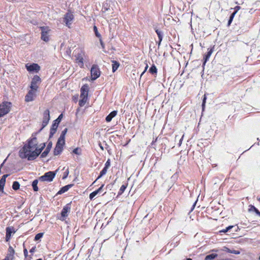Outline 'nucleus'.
<instances>
[{"instance_id": "4468645a", "label": "nucleus", "mask_w": 260, "mask_h": 260, "mask_svg": "<svg viewBox=\"0 0 260 260\" xmlns=\"http://www.w3.org/2000/svg\"><path fill=\"white\" fill-rule=\"evenodd\" d=\"M27 70L29 72H36L38 73L40 70V67L37 63H32L30 65H25Z\"/></svg>"}, {"instance_id": "bb28decb", "label": "nucleus", "mask_w": 260, "mask_h": 260, "mask_svg": "<svg viewBox=\"0 0 260 260\" xmlns=\"http://www.w3.org/2000/svg\"><path fill=\"white\" fill-rule=\"evenodd\" d=\"M119 67V63L118 62L116 61H113L112 62V71L113 72H115L118 67Z\"/></svg>"}, {"instance_id": "8fccbe9b", "label": "nucleus", "mask_w": 260, "mask_h": 260, "mask_svg": "<svg viewBox=\"0 0 260 260\" xmlns=\"http://www.w3.org/2000/svg\"><path fill=\"white\" fill-rule=\"evenodd\" d=\"M103 186H104V185H102L100 188H99V190H99L98 191H99V194H102V195H104L105 194V192L103 193L102 192V190Z\"/></svg>"}, {"instance_id": "a878e982", "label": "nucleus", "mask_w": 260, "mask_h": 260, "mask_svg": "<svg viewBox=\"0 0 260 260\" xmlns=\"http://www.w3.org/2000/svg\"><path fill=\"white\" fill-rule=\"evenodd\" d=\"M8 176V174H5L3 176L2 178L0 180V186L4 187L6 183V179Z\"/></svg>"}, {"instance_id": "680f3d73", "label": "nucleus", "mask_w": 260, "mask_h": 260, "mask_svg": "<svg viewBox=\"0 0 260 260\" xmlns=\"http://www.w3.org/2000/svg\"><path fill=\"white\" fill-rule=\"evenodd\" d=\"M162 41H160V40H158V42H157V44H158V47H159V46L160 45V44H161V42Z\"/></svg>"}, {"instance_id": "423d86ee", "label": "nucleus", "mask_w": 260, "mask_h": 260, "mask_svg": "<svg viewBox=\"0 0 260 260\" xmlns=\"http://www.w3.org/2000/svg\"><path fill=\"white\" fill-rule=\"evenodd\" d=\"M41 147L40 148L37 147L35 150L31 152V155L28 156V160H32L35 159L41 153L42 151L45 148L46 144L45 143L41 144Z\"/></svg>"}, {"instance_id": "ea45409f", "label": "nucleus", "mask_w": 260, "mask_h": 260, "mask_svg": "<svg viewBox=\"0 0 260 260\" xmlns=\"http://www.w3.org/2000/svg\"><path fill=\"white\" fill-rule=\"evenodd\" d=\"M206 100H207V97H206V94H205L204 95V98H203V102H202V107L203 110H204V109H205Z\"/></svg>"}, {"instance_id": "6ab92c4d", "label": "nucleus", "mask_w": 260, "mask_h": 260, "mask_svg": "<svg viewBox=\"0 0 260 260\" xmlns=\"http://www.w3.org/2000/svg\"><path fill=\"white\" fill-rule=\"evenodd\" d=\"M58 123L56 122L53 123L51 127L50 128V134H49V138H51L53 137L54 134L56 133L57 128L58 127Z\"/></svg>"}, {"instance_id": "a18cd8bd", "label": "nucleus", "mask_w": 260, "mask_h": 260, "mask_svg": "<svg viewBox=\"0 0 260 260\" xmlns=\"http://www.w3.org/2000/svg\"><path fill=\"white\" fill-rule=\"evenodd\" d=\"M110 166V159H108L107 161L106 162L105 164V167L106 168L108 169L109 167Z\"/></svg>"}, {"instance_id": "79ce46f5", "label": "nucleus", "mask_w": 260, "mask_h": 260, "mask_svg": "<svg viewBox=\"0 0 260 260\" xmlns=\"http://www.w3.org/2000/svg\"><path fill=\"white\" fill-rule=\"evenodd\" d=\"M62 118V114H60V115L58 117V118H57L56 120H55L53 121V122H57V123H58V124H59V122H60V121H61V120Z\"/></svg>"}, {"instance_id": "dca6fc26", "label": "nucleus", "mask_w": 260, "mask_h": 260, "mask_svg": "<svg viewBox=\"0 0 260 260\" xmlns=\"http://www.w3.org/2000/svg\"><path fill=\"white\" fill-rule=\"evenodd\" d=\"M34 90H30L25 95V101L26 102L32 101L34 100V96L35 95V92Z\"/></svg>"}, {"instance_id": "ddd939ff", "label": "nucleus", "mask_w": 260, "mask_h": 260, "mask_svg": "<svg viewBox=\"0 0 260 260\" xmlns=\"http://www.w3.org/2000/svg\"><path fill=\"white\" fill-rule=\"evenodd\" d=\"M98 78V68L96 64H93L90 70V77L89 80L93 81Z\"/></svg>"}, {"instance_id": "a211bd4d", "label": "nucleus", "mask_w": 260, "mask_h": 260, "mask_svg": "<svg viewBox=\"0 0 260 260\" xmlns=\"http://www.w3.org/2000/svg\"><path fill=\"white\" fill-rule=\"evenodd\" d=\"M52 142L50 141L48 143L46 149L45 150V151L41 154V158H44L48 155V154L49 153V152H50V151L52 148Z\"/></svg>"}, {"instance_id": "f704fd0d", "label": "nucleus", "mask_w": 260, "mask_h": 260, "mask_svg": "<svg viewBox=\"0 0 260 260\" xmlns=\"http://www.w3.org/2000/svg\"><path fill=\"white\" fill-rule=\"evenodd\" d=\"M250 210H252L255 212L256 215L260 216V211L255 208L254 206H251L250 208Z\"/></svg>"}, {"instance_id": "1a4fd4ad", "label": "nucleus", "mask_w": 260, "mask_h": 260, "mask_svg": "<svg viewBox=\"0 0 260 260\" xmlns=\"http://www.w3.org/2000/svg\"><path fill=\"white\" fill-rule=\"evenodd\" d=\"M50 119V112L48 109L46 110L43 113V119L42 124V127L38 133H40L45 127H46Z\"/></svg>"}, {"instance_id": "c85d7f7f", "label": "nucleus", "mask_w": 260, "mask_h": 260, "mask_svg": "<svg viewBox=\"0 0 260 260\" xmlns=\"http://www.w3.org/2000/svg\"><path fill=\"white\" fill-rule=\"evenodd\" d=\"M157 71V68L155 67V66L154 64L151 66L149 70V72L152 74H156Z\"/></svg>"}, {"instance_id": "864d4df0", "label": "nucleus", "mask_w": 260, "mask_h": 260, "mask_svg": "<svg viewBox=\"0 0 260 260\" xmlns=\"http://www.w3.org/2000/svg\"><path fill=\"white\" fill-rule=\"evenodd\" d=\"M78 95H75L73 97V100L76 103L78 101Z\"/></svg>"}, {"instance_id": "774afa93", "label": "nucleus", "mask_w": 260, "mask_h": 260, "mask_svg": "<svg viewBox=\"0 0 260 260\" xmlns=\"http://www.w3.org/2000/svg\"><path fill=\"white\" fill-rule=\"evenodd\" d=\"M97 180H98V178H96V179H95V180L93 182V183H95V182Z\"/></svg>"}, {"instance_id": "a19ab883", "label": "nucleus", "mask_w": 260, "mask_h": 260, "mask_svg": "<svg viewBox=\"0 0 260 260\" xmlns=\"http://www.w3.org/2000/svg\"><path fill=\"white\" fill-rule=\"evenodd\" d=\"M73 152L76 154L80 155L81 151L79 148H76L73 150Z\"/></svg>"}, {"instance_id": "2f4dec72", "label": "nucleus", "mask_w": 260, "mask_h": 260, "mask_svg": "<svg viewBox=\"0 0 260 260\" xmlns=\"http://www.w3.org/2000/svg\"><path fill=\"white\" fill-rule=\"evenodd\" d=\"M126 188V185H125L124 184L122 185L119 189L118 192V195L120 196V195L122 194L123 193V192L125 191Z\"/></svg>"}, {"instance_id": "0e129e2a", "label": "nucleus", "mask_w": 260, "mask_h": 260, "mask_svg": "<svg viewBox=\"0 0 260 260\" xmlns=\"http://www.w3.org/2000/svg\"><path fill=\"white\" fill-rule=\"evenodd\" d=\"M3 260H11V259H10L9 258L6 257L4 259H3Z\"/></svg>"}, {"instance_id": "f257e3e1", "label": "nucleus", "mask_w": 260, "mask_h": 260, "mask_svg": "<svg viewBox=\"0 0 260 260\" xmlns=\"http://www.w3.org/2000/svg\"><path fill=\"white\" fill-rule=\"evenodd\" d=\"M38 133H33L32 138L28 141V144L25 145L19 151V156L21 158H27L28 160V156L31 155V152L37 148L38 141L36 136Z\"/></svg>"}, {"instance_id": "c756f323", "label": "nucleus", "mask_w": 260, "mask_h": 260, "mask_svg": "<svg viewBox=\"0 0 260 260\" xmlns=\"http://www.w3.org/2000/svg\"><path fill=\"white\" fill-rule=\"evenodd\" d=\"M155 32L156 33V34L157 35L158 40H160V41H162V38H163L162 32L158 29H155Z\"/></svg>"}, {"instance_id": "f03ea898", "label": "nucleus", "mask_w": 260, "mask_h": 260, "mask_svg": "<svg viewBox=\"0 0 260 260\" xmlns=\"http://www.w3.org/2000/svg\"><path fill=\"white\" fill-rule=\"evenodd\" d=\"M114 2L112 0H106L103 4L101 10L102 15L105 18L112 16L114 13Z\"/></svg>"}, {"instance_id": "f8f14e48", "label": "nucleus", "mask_w": 260, "mask_h": 260, "mask_svg": "<svg viewBox=\"0 0 260 260\" xmlns=\"http://www.w3.org/2000/svg\"><path fill=\"white\" fill-rule=\"evenodd\" d=\"M75 56L76 57V62L81 68L83 67L84 65L83 58L81 51L78 50L77 52H75Z\"/></svg>"}, {"instance_id": "603ef678", "label": "nucleus", "mask_w": 260, "mask_h": 260, "mask_svg": "<svg viewBox=\"0 0 260 260\" xmlns=\"http://www.w3.org/2000/svg\"><path fill=\"white\" fill-rule=\"evenodd\" d=\"M94 31L96 37H98V28L95 25L93 26Z\"/></svg>"}, {"instance_id": "0eeeda50", "label": "nucleus", "mask_w": 260, "mask_h": 260, "mask_svg": "<svg viewBox=\"0 0 260 260\" xmlns=\"http://www.w3.org/2000/svg\"><path fill=\"white\" fill-rule=\"evenodd\" d=\"M56 173L55 172L49 171L44 174V175L39 178V180L41 181L51 182L55 177Z\"/></svg>"}, {"instance_id": "cd10ccee", "label": "nucleus", "mask_w": 260, "mask_h": 260, "mask_svg": "<svg viewBox=\"0 0 260 260\" xmlns=\"http://www.w3.org/2000/svg\"><path fill=\"white\" fill-rule=\"evenodd\" d=\"M38 179H35L33 181V182H32V188H33V189L35 191H38Z\"/></svg>"}, {"instance_id": "9b49d317", "label": "nucleus", "mask_w": 260, "mask_h": 260, "mask_svg": "<svg viewBox=\"0 0 260 260\" xmlns=\"http://www.w3.org/2000/svg\"><path fill=\"white\" fill-rule=\"evenodd\" d=\"M71 208V203L67 204L63 207L61 212V220H64L68 216V213L70 212Z\"/></svg>"}, {"instance_id": "7c9ffc66", "label": "nucleus", "mask_w": 260, "mask_h": 260, "mask_svg": "<svg viewBox=\"0 0 260 260\" xmlns=\"http://www.w3.org/2000/svg\"><path fill=\"white\" fill-rule=\"evenodd\" d=\"M19 187H20V184L18 181H14L13 183L12 188L14 190H18L19 188Z\"/></svg>"}, {"instance_id": "72a5a7b5", "label": "nucleus", "mask_w": 260, "mask_h": 260, "mask_svg": "<svg viewBox=\"0 0 260 260\" xmlns=\"http://www.w3.org/2000/svg\"><path fill=\"white\" fill-rule=\"evenodd\" d=\"M107 168H106L104 167L103 170L101 171L100 175H99V179H100L101 177L103 176L104 175H105L107 172Z\"/></svg>"}, {"instance_id": "5fc2aeb1", "label": "nucleus", "mask_w": 260, "mask_h": 260, "mask_svg": "<svg viewBox=\"0 0 260 260\" xmlns=\"http://www.w3.org/2000/svg\"><path fill=\"white\" fill-rule=\"evenodd\" d=\"M36 246L32 247L29 250V252L31 253H34L36 251Z\"/></svg>"}, {"instance_id": "c9c22d12", "label": "nucleus", "mask_w": 260, "mask_h": 260, "mask_svg": "<svg viewBox=\"0 0 260 260\" xmlns=\"http://www.w3.org/2000/svg\"><path fill=\"white\" fill-rule=\"evenodd\" d=\"M67 131H68V128H66L65 129H64L62 132H61V133L60 135V137L59 138H60L61 139H64L65 140V136L67 133Z\"/></svg>"}, {"instance_id": "13d9d810", "label": "nucleus", "mask_w": 260, "mask_h": 260, "mask_svg": "<svg viewBox=\"0 0 260 260\" xmlns=\"http://www.w3.org/2000/svg\"><path fill=\"white\" fill-rule=\"evenodd\" d=\"M197 201H198V200H197V201H196L193 203V205H192V208H191V211H192V210L194 209V207H195V206H196V203H197Z\"/></svg>"}, {"instance_id": "3c124183", "label": "nucleus", "mask_w": 260, "mask_h": 260, "mask_svg": "<svg viewBox=\"0 0 260 260\" xmlns=\"http://www.w3.org/2000/svg\"><path fill=\"white\" fill-rule=\"evenodd\" d=\"M68 174H69V170H68H68H66V171L64 172V175H63V177H62V179H66V178L67 177V176H68Z\"/></svg>"}, {"instance_id": "b1692460", "label": "nucleus", "mask_w": 260, "mask_h": 260, "mask_svg": "<svg viewBox=\"0 0 260 260\" xmlns=\"http://www.w3.org/2000/svg\"><path fill=\"white\" fill-rule=\"evenodd\" d=\"M218 256L216 253H211L206 256L205 260H213Z\"/></svg>"}, {"instance_id": "e2e57ef3", "label": "nucleus", "mask_w": 260, "mask_h": 260, "mask_svg": "<svg viewBox=\"0 0 260 260\" xmlns=\"http://www.w3.org/2000/svg\"><path fill=\"white\" fill-rule=\"evenodd\" d=\"M99 146L102 149L104 150L103 147L102 146V145L100 143H99Z\"/></svg>"}, {"instance_id": "4be33fe9", "label": "nucleus", "mask_w": 260, "mask_h": 260, "mask_svg": "<svg viewBox=\"0 0 260 260\" xmlns=\"http://www.w3.org/2000/svg\"><path fill=\"white\" fill-rule=\"evenodd\" d=\"M73 184H69L62 187L57 192L58 194H61L67 191L72 186Z\"/></svg>"}, {"instance_id": "412c9836", "label": "nucleus", "mask_w": 260, "mask_h": 260, "mask_svg": "<svg viewBox=\"0 0 260 260\" xmlns=\"http://www.w3.org/2000/svg\"><path fill=\"white\" fill-rule=\"evenodd\" d=\"M117 114V111L114 110L112 111L106 117V121L108 122H110L112 118L116 116Z\"/></svg>"}, {"instance_id": "7ed1b4c3", "label": "nucleus", "mask_w": 260, "mask_h": 260, "mask_svg": "<svg viewBox=\"0 0 260 260\" xmlns=\"http://www.w3.org/2000/svg\"><path fill=\"white\" fill-rule=\"evenodd\" d=\"M88 91L89 86L87 84L82 86L80 90L81 99L79 101V105L80 107H83L85 104L88 98Z\"/></svg>"}, {"instance_id": "39448f33", "label": "nucleus", "mask_w": 260, "mask_h": 260, "mask_svg": "<svg viewBox=\"0 0 260 260\" xmlns=\"http://www.w3.org/2000/svg\"><path fill=\"white\" fill-rule=\"evenodd\" d=\"M63 19V22L65 23L66 25L69 28H71V25L74 20V16L73 13L71 12V11H68L64 15Z\"/></svg>"}, {"instance_id": "338daca9", "label": "nucleus", "mask_w": 260, "mask_h": 260, "mask_svg": "<svg viewBox=\"0 0 260 260\" xmlns=\"http://www.w3.org/2000/svg\"><path fill=\"white\" fill-rule=\"evenodd\" d=\"M186 260H192V259H191V258H187L186 259Z\"/></svg>"}, {"instance_id": "aec40b11", "label": "nucleus", "mask_w": 260, "mask_h": 260, "mask_svg": "<svg viewBox=\"0 0 260 260\" xmlns=\"http://www.w3.org/2000/svg\"><path fill=\"white\" fill-rule=\"evenodd\" d=\"M14 249L11 246H10L8 250V253L6 257L9 258L10 259L13 260L14 258Z\"/></svg>"}, {"instance_id": "20e7f679", "label": "nucleus", "mask_w": 260, "mask_h": 260, "mask_svg": "<svg viewBox=\"0 0 260 260\" xmlns=\"http://www.w3.org/2000/svg\"><path fill=\"white\" fill-rule=\"evenodd\" d=\"M11 105V103L8 102H4L0 104V117L4 116L9 112Z\"/></svg>"}, {"instance_id": "09e8293b", "label": "nucleus", "mask_w": 260, "mask_h": 260, "mask_svg": "<svg viewBox=\"0 0 260 260\" xmlns=\"http://www.w3.org/2000/svg\"><path fill=\"white\" fill-rule=\"evenodd\" d=\"M235 254H239L240 253V251L236 250H231V253Z\"/></svg>"}, {"instance_id": "58836bf2", "label": "nucleus", "mask_w": 260, "mask_h": 260, "mask_svg": "<svg viewBox=\"0 0 260 260\" xmlns=\"http://www.w3.org/2000/svg\"><path fill=\"white\" fill-rule=\"evenodd\" d=\"M98 194V189H96L95 190H94V191H93L92 192H91L90 194H89V199L92 200V199L96 195Z\"/></svg>"}, {"instance_id": "4d7b16f0", "label": "nucleus", "mask_w": 260, "mask_h": 260, "mask_svg": "<svg viewBox=\"0 0 260 260\" xmlns=\"http://www.w3.org/2000/svg\"><path fill=\"white\" fill-rule=\"evenodd\" d=\"M183 136H182L181 138L179 140V143H178V146H181V145L182 144V140H183Z\"/></svg>"}, {"instance_id": "f3484780", "label": "nucleus", "mask_w": 260, "mask_h": 260, "mask_svg": "<svg viewBox=\"0 0 260 260\" xmlns=\"http://www.w3.org/2000/svg\"><path fill=\"white\" fill-rule=\"evenodd\" d=\"M208 52L207 53L205 54L204 57V62H203V69H204V66L206 63V62L209 60V58L210 57L212 52H213V48H209L208 49Z\"/></svg>"}, {"instance_id": "2eb2a0df", "label": "nucleus", "mask_w": 260, "mask_h": 260, "mask_svg": "<svg viewBox=\"0 0 260 260\" xmlns=\"http://www.w3.org/2000/svg\"><path fill=\"white\" fill-rule=\"evenodd\" d=\"M6 241H9L11 238V234L15 233L16 231L14 227L8 226L6 228Z\"/></svg>"}, {"instance_id": "6e6d98bb", "label": "nucleus", "mask_w": 260, "mask_h": 260, "mask_svg": "<svg viewBox=\"0 0 260 260\" xmlns=\"http://www.w3.org/2000/svg\"><path fill=\"white\" fill-rule=\"evenodd\" d=\"M148 64H146V67H145V70H144V71L142 72V73L141 74V76H142L144 74V73L146 71V70H147V69H148Z\"/></svg>"}, {"instance_id": "bf43d9fd", "label": "nucleus", "mask_w": 260, "mask_h": 260, "mask_svg": "<svg viewBox=\"0 0 260 260\" xmlns=\"http://www.w3.org/2000/svg\"><path fill=\"white\" fill-rule=\"evenodd\" d=\"M4 191V187L3 186H0V194L3 193Z\"/></svg>"}, {"instance_id": "e433bc0d", "label": "nucleus", "mask_w": 260, "mask_h": 260, "mask_svg": "<svg viewBox=\"0 0 260 260\" xmlns=\"http://www.w3.org/2000/svg\"><path fill=\"white\" fill-rule=\"evenodd\" d=\"M234 226L233 225H229V226L226 227L225 229H223L219 231L220 233H226L229 232L231 229L234 228Z\"/></svg>"}, {"instance_id": "473e14b6", "label": "nucleus", "mask_w": 260, "mask_h": 260, "mask_svg": "<svg viewBox=\"0 0 260 260\" xmlns=\"http://www.w3.org/2000/svg\"><path fill=\"white\" fill-rule=\"evenodd\" d=\"M235 13H232L230 16V18H229V19L228 20V24H227V26H230L231 24L232 23L233 20V19L235 16Z\"/></svg>"}, {"instance_id": "de8ad7c7", "label": "nucleus", "mask_w": 260, "mask_h": 260, "mask_svg": "<svg viewBox=\"0 0 260 260\" xmlns=\"http://www.w3.org/2000/svg\"><path fill=\"white\" fill-rule=\"evenodd\" d=\"M241 9V7L239 6H236L234 8V11L233 13H235V14L238 12V11Z\"/></svg>"}, {"instance_id": "393cba45", "label": "nucleus", "mask_w": 260, "mask_h": 260, "mask_svg": "<svg viewBox=\"0 0 260 260\" xmlns=\"http://www.w3.org/2000/svg\"><path fill=\"white\" fill-rule=\"evenodd\" d=\"M64 144H65V140L61 139L60 138H59L56 145L63 148Z\"/></svg>"}, {"instance_id": "5701e85b", "label": "nucleus", "mask_w": 260, "mask_h": 260, "mask_svg": "<svg viewBox=\"0 0 260 260\" xmlns=\"http://www.w3.org/2000/svg\"><path fill=\"white\" fill-rule=\"evenodd\" d=\"M63 150V148L61 147L60 146H57L56 145L54 149V155H58L60 154L61 152Z\"/></svg>"}, {"instance_id": "c03bdc74", "label": "nucleus", "mask_w": 260, "mask_h": 260, "mask_svg": "<svg viewBox=\"0 0 260 260\" xmlns=\"http://www.w3.org/2000/svg\"><path fill=\"white\" fill-rule=\"evenodd\" d=\"M221 250L223 251H225V252H226L228 253H231V250L230 249H229V248H228L227 247H223L221 249Z\"/></svg>"}, {"instance_id": "4c0bfd02", "label": "nucleus", "mask_w": 260, "mask_h": 260, "mask_svg": "<svg viewBox=\"0 0 260 260\" xmlns=\"http://www.w3.org/2000/svg\"><path fill=\"white\" fill-rule=\"evenodd\" d=\"M43 236V233H39L37 234L35 237L34 240L35 241L39 240L41 238H42Z\"/></svg>"}, {"instance_id": "37998d69", "label": "nucleus", "mask_w": 260, "mask_h": 260, "mask_svg": "<svg viewBox=\"0 0 260 260\" xmlns=\"http://www.w3.org/2000/svg\"><path fill=\"white\" fill-rule=\"evenodd\" d=\"M101 35L99 33V40L100 42V44L101 45V46L102 47L103 49V51L106 52V51L104 50V43L102 41V40H101Z\"/></svg>"}, {"instance_id": "052dcab7", "label": "nucleus", "mask_w": 260, "mask_h": 260, "mask_svg": "<svg viewBox=\"0 0 260 260\" xmlns=\"http://www.w3.org/2000/svg\"><path fill=\"white\" fill-rule=\"evenodd\" d=\"M212 251L217 252L219 251V250L217 249H213L212 250Z\"/></svg>"}, {"instance_id": "69168bd1", "label": "nucleus", "mask_w": 260, "mask_h": 260, "mask_svg": "<svg viewBox=\"0 0 260 260\" xmlns=\"http://www.w3.org/2000/svg\"><path fill=\"white\" fill-rule=\"evenodd\" d=\"M100 73H101V72H100V71L99 70V75H98L99 77L100 76Z\"/></svg>"}, {"instance_id": "49530a36", "label": "nucleus", "mask_w": 260, "mask_h": 260, "mask_svg": "<svg viewBox=\"0 0 260 260\" xmlns=\"http://www.w3.org/2000/svg\"><path fill=\"white\" fill-rule=\"evenodd\" d=\"M23 247H24V244H23ZM23 253H24V255L25 257H26L28 256V251H27V249L25 247H24Z\"/></svg>"}, {"instance_id": "9d476101", "label": "nucleus", "mask_w": 260, "mask_h": 260, "mask_svg": "<svg viewBox=\"0 0 260 260\" xmlns=\"http://www.w3.org/2000/svg\"><path fill=\"white\" fill-rule=\"evenodd\" d=\"M41 39L44 41L47 42L49 40V32L50 29L48 27L43 26L41 27Z\"/></svg>"}, {"instance_id": "6e6552de", "label": "nucleus", "mask_w": 260, "mask_h": 260, "mask_svg": "<svg viewBox=\"0 0 260 260\" xmlns=\"http://www.w3.org/2000/svg\"><path fill=\"white\" fill-rule=\"evenodd\" d=\"M41 83V78L38 76L35 75L32 78L30 88L31 89L34 90V91H37L38 87L39 85Z\"/></svg>"}]
</instances>
